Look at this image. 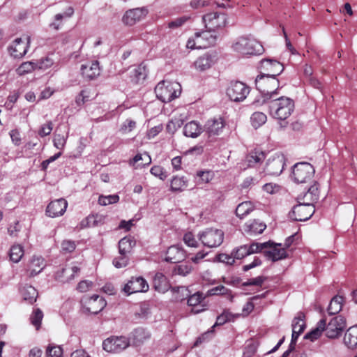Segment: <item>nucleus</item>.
Masks as SVG:
<instances>
[{"instance_id": "f8f14e48", "label": "nucleus", "mask_w": 357, "mask_h": 357, "mask_svg": "<svg viewBox=\"0 0 357 357\" xmlns=\"http://www.w3.org/2000/svg\"><path fill=\"white\" fill-rule=\"evenodd\" d=\"M346 326V322L344 317L337 316L331 319L328 324H326L324 331L328 338H335L340 335L342 331Z\"/></svg>"}, {"instance_id": "79ce46f5", "label": "nucleus", "mask_w": 357, "mask_h": 357, "mask_svg": "<svg viewBox=\"0 0 357 357\" xmlns=\"http://www.w3.org/2000/svg\"><path fill=\"white\" fill-rule=\"evenodd\" d=\"M24 255V250L20 245H14L10 249V259L15 263L20 261Z\"/></svg>"}, {"instance_id": "20e7f679", "label": "nucleus", "mask_w": 357, "mask_h": 357, "mask_svg": "<svg viewBox=\"0 0 357 357\" xmlns=\"http://www.w3.org/2000/svg\"><path fill=\"white\" fill-rule=\"evenodd\" d=\"M181 86L177 82L163 80L155 88L156 97L163 102H169L181 94Z\"/></svg>"}, {"instance_id": "052dcab7", "label": "nucleus", "mask_w": 357, "mask_h": 357, "mask_svg": "<svg viewBox=\"0 0 357 357\" xmlns=\"http://www.w3.org/2000/svg\"><path fill=\"white\" fill-rule=\"evenodd\" d=\"M183 241L188 247L197 248L198 243L192 232H187L183 236Z\"/></svg>"}, {"instance_id": "e433bc0d", "label": "nucleus", "mask_w": 357, "mask_h": 357, "mask_svg": "<svg viewBox=\"0 0 357 357\" xmlns=\"http://www.w3.org/2000/svg\"><path fill=\"white\" fill-rule=\"evenodd\" d=\"M73 14V9L72 8H69L68 11L66 13L56 14L54 17L53 22L50 24V27L55 30L59 29L62 25L63 20L70 17Z\"/></svg>"}, {"instance_id": "423d86ee", "label": "nucleus", "mask_w": 357, "mask_h": 357, "mask_svg": "<svg viewBox=\"0 0 357 357\" xmlns=\"http://www.w3.org/2000/svg\"><path fill=\"white\" fill-rule=\"evenodd\" d=\"M314 174L313 166L305 162H298L294 165L292 176L295 182L304 183L310 181Z\"/></svg>"}, {"instance_id": "6ab92c4d", "label": "nucleus", "mask_w": 357, "mask_h": 357, "mask_svg": "<svg viewBox=\"0 0 357 357\" xmlns=\"http://www.w3.org/2000/svg\"><path fill=\"white\" fill-rule=\"evenodd\" d=\"M206 297V295L204 296L203 293L199 291H197L189 296L188 299V304L189 306L192 307V313L198 314L206 310V305L204 303Z\"/></svg>"}, {"instance_id": "dca6fc26", "label": "nucleus", "mask_w": 357, "mask_h": 357, "mask_svg": "<svg viewBox=\"0 0 357 357\" xmlns=\"http://www.w3.org/2000/svg\"><path fill=\"white\" fill-rule=\"evenodd\" d=\"M225 123L221 117L209 119L204 127V131L208 137L219 135L222 133Z\"/></svg>"}, {"instance_id": "69168bd1", "label": "nucleus", "mask_w": 357, "mask_h": 357, "mask_svg": "<svg viewBox=\"0 0 357 357\" xmlns=\"http://www.w3.org/2000/svg\"><path fill=\"white\" fill-rule=\"evenodd\" d=\"M53 129L52 123L51 121L43 125L38 132L40 137H45L49 135Z\"/></svg>"}, {"instance_id": "a18cd8bd", "label": "nucleus", "mask_w": 357, "mask_h": 357, "mask_svg": "<svg viewBox=\"0 0 357 357\" xmlns=\"http://www.w3.org/2000/svg\"><path fill=\"white\" fill-rule=\"evenodd\" d=\"M151 162V157L147 153H138L133 158V164L138 163L136 168L143 167L146 165H149Z\"/></svg>"}, {"instance_id": "393cba45", "label": "nucleus", "mask_w": 357, "mask_h": 357, "mask_svg": "<svg viewBox=\"0 0 357 357\" xmlns=\"http://www.w3.org/2000/svg\"><path fill=\"white\" fill-rule=\"evenodd\" d=\"M203 132L204 128L195 121L188 122L183 127V134L188 137L196 138Z\"/></svg>"}, {"instance_id": "774afa93", "label": "nucleus", "mask_w": 357, "mask_h": 357, "mask_svg": "<svg viewBox=\"0 0 357 357\" xmlns=\"http://www.w3.org/2000/svg\"><path fill=\"white\" fill-rule=\"evenodd\" d=\"M187 21V18L185 17L177 18L172 22H169L168 27L169 29H176L181 26L185 22Z\"/></svg>"}, {"instance_id": "7ed1b4c3", "label": "nucleus", "mask_w": 357, "mask_h": 357, "mask_svg": "<svg viewBox=\"0 0 357 357\" xmlns=\"http://www.w3.org/2000/svg\"><path fill=\"white\" fill-rule=\"evenodd\" d=\"M234 52L242 55H260L264 52L263 45L252 37H240L232 45Z\"/></svg>"}, {"instance_id": "6e6d98bb", "label": "nucleus", "mask_w": 357, "mask_h": 357, "mask_svg": "<svg viewBox=\"0 0 357 357\" xmlns=\"http://www.w3.org/2000/svg\"><path fill=\"white\" fill-rule=\"evenodd\" d=\"M47 357H62L63 350L59 346L49 345L47 348Z\"/></svg>"}, {"instance_id": "0eeeda50", "label": "nucleus", "mask_w": 357, "mask_h": 357, "mask_svg": "<svg viewBox=\"0 0 357 357\" xmlns=\"http://www.w3.org/2000/svg\"><path fill=\"white\" fill-rule=\"evenodd\" d=\"M250 93V88L241 82H231L227 89V94L231 100L241 102Z\"/></svg>"}, {"instance_id": "f704fd0d", "label": "nucleus", "mask_w": 357, "mask_h": 357, "mask_svg": "<svg viewBox=\"0 0 357 357\" xmlns=\"http://www.w3.org/2000/svg\"><path fill=\"white\" fill-rule=\"evenodd\" d=\"M255 208L254 204L249 201L239 204L236 208V214L241 219L245 218Z\"/></svg>"}, {"instance_id": "bb28decb", "label": "nucleus", "mask_w": 357, "mask_h": 357, "mask_svg": "<svg viewBox=\"0 0 357 357\" xmlns=\"http://www.w3.org/2000/svg\"><path fill=\"white\" fill-rule=\"evenodd\" d=\"M264 159V153L259 149H255L247 155L245 162L247 164L248 167H253L261 162Z\"/></svg>"}, {"instance_id": "f3484780", "label": "nucleus", "mask_w": 357, "mask_h": 357, "mask_svg": "<svg viewBox=\"0 0 357 357\" xmlns=\"http://www.w3.org/2000/svg\"><path fill=\"white\" fill-rule=\"evenodd\" d=\"M68 206L67 201L60 198L51 202L47 206L46 214L49 217L55 218L62 215L66 211Z\"/></svg>"}, {"instance_id": "de8ad7c7", "label": "nucleus", "mask_w": 357, "mask_h": 357, "mask_svg": "<svg viewBox=\"0 0 357 357\" xmlns=\"http://www.w3.org/2000/svg\"><path fill=\"white\" fill-rule=\"evenodd\" d=\"M214 172L213 171H199L197 176L199 178L198 183H208L214 178Z\"/></svg>"}, {"instance_id": "f257e3e1", "label": "nucleus", "mask_w": 357, "mask_h": 357, "mask_svg": "<svg viewBox=\"0 0 357 357\" xmlns=\"http://www.w3.org/2000/svg\"><path fill=\"white\" fill-rule=\"evenodd\" d=\"M259 68L264 73L257 77V87L259 90L264 85H266L268 90L278 87L279 81L276 77L284 70L283 65L277 60L266 59L261 61Z\"/></svg>"}, {"instance_id": "4d7b16f0", "label": "nucleus", "mask_w": 357, "mask_h": 357, "mask_svg": "<svg viewBox=\"0 0 357 357\" xmlns=\"http://www.w3.org/2000/svg\"><path fill=\"white\" fill-rule=\"evenodd\" d=\"M192 266H191V264L185 263L177 266L175 268L174 271L175 273L180 275L185 276L188 274H189L192 271Z\"/></svg>"}, {"instance_id": "c9c22d12", "label": "nucleus", "mask_w": 357, "mask_h": 357, "mask_svg": "<svg viewBox=\"0 0 357 357\" xmlns=\"http://www.w3.org/2000/svg\"><path fill=\"white\" fill-rule=\"evenodd\" d=\"M135 241L130 237L121 238L119 242V251L120 255H128L130 252Z\"/></svg>"}, {"instance_id": "c85d7f7f", "label": "nucleus", "mask_w": 357, "mask_h": 357, "mask_svg": "<svg viewBox=\"0 0 357 357\" xmlns=\"http://www.w3.org/2000/svg\"><path fill=\"white\" fill-rule=\"evenodd\" d=\"M344 343L349 349L357 347V325L350 327L344 336Z\"/></svg>"}, {"instance_id": "8fccbe9b", "label": "nucleus", "mask_w": 357, "mask_h": 357, "mask_svg": "<svg viewBox=\"0 0 357 357\" xmlns=\"http://www.w3.org/2000/svg\"><path fill=\"white\" fill-rule=\"evenodd\" d=\"M229 294L230 298H232L230 291L223 285H218L215 287L207 291L206 296L215 295H227Z\"/></svg>"}, {"instance_id": "5fc2aeb1", "label": "nucleus", "mask_w": 357, "mask_h": 357, "mask_svg": "<svg viewBox=\"0 0 357 357\" xmlns=\"http://www.w3.org/2000/svg\"><path fill=\"white\" fill-rule=\"evenodd\" d=\"M305 197L310 202L317 201L319 199L318 187L316 185H311L305 192Z\"/></svg>"}, {"instance_id": "2eb2a0df", "label": "nucleus", "mask_w": 357, "mask_h": 357, "mask_svg": "<svg viewBox=\"0 0 357 357\" xmlns=\"http://www.w3.org/2000/svg\"><path fill=\"white\" fill-rule=\"evenodd\" d=\"M29 38L24 40L16 38L8 48L10 54L14 58H21L26 54L29 48Z\"/></svg>"}, {"instance_id": "b1692460", "label": "nucleus", "mask_w": 357, "mask_h": 357, "mask_svg": "<svg viewBox=\"0 0 357 357\" xmlns=\"http://www.w3.org/2000/svg\"><path fill=\"white\" fill-rule=\"evenodd\" d=\"M82 74L89 79L96 78L100 74V68L98 61H93L90 66L87 65L81 66Z\"/></svg>"}, {"instance_id": "ddd939ff", "label": "nucleus", "mask_w": 357, "mask_h": 357, "mask_svg": "<svg viewBox=\"0 0 357 357\" xmlns=\"http://www.w3.org/2000/svg\"><path fill=\"white\" fill-rule=\"evenodd\" d=\"M149 284L142 277H132L126 284L123 291L128 295L137 292H146L149 290Z\"/></svg>"}, {"instance_id": "c756f323", "label": "nucleus", "mask_w": 357, "mask_h": 357, "mask_svg": "<svg viewBox=\"0 0 357 357\" xmlns=\"http://www.w3.org/2000/svg\"><path fill=\"white\" fill-rule=\"evenodd\" d=\"M151 337V333L143 328H137L132 333L133 344L138 346Z\"/></svg>"}, {"instance_id": "39448f33", "label": "nucleus", "mask_w": 357, "mask_h": 357, "mask_svg": "<svg viewBox=\"0 0 357 357\" xmlns=\"http://www.w3.org/2000/svg\"><path fill=\"white\" fill-rule=\"evenodd\" d=\"M199 239L202 244L208 248H216L223 242L224 232L218 229H206L199 233Z\"/></svg>"}, {"instance_id": "49530a36", "label": "nucleus", "mask_w": 357, "mask_h": 357, "mask_svg": "<svg viewBox=\"0 0 357 357\" xmlns=\"http://www.w3.org/2000/svg\"><path fill=\"white\" fill-rule=\"evenodd\" d=\"M43 318V313L40 309L35 310L30 317L31 324L38 330L41 325V321Z\"/></svg>"}, {"instance_id": "338daca9", "label": "nucleus", "mask_w": 357, "mask_h": 357, "mask_svg": "<svg viewBox=\"0 0 357 357\" xmlns=\"http://www.w3.org/2000/svg\"><path fill=\"white\" fill-rule=\"evenodd\" d=\"M136 126L135 121L130 119H127L121 126V131L127 133L132 131Z\"/></svg>"}, {"instance_id": "f03ea898", "label": "nucleus", "mask_w": 357, "mask_h": 357, "mask_svg": "<svg viewBox=\"0 0 357 357\" xmlns=\"http://www.w3.org/2000/svg\"><path fill=\"white\" fill-rule=\"evenodd\" d=\"M263 91L266 92L271 99L267 104L269 114L272 117L284 121L290 116L294 109V102L292 99L285 96L275 98L276 90L264 89Z\"/></svg>"}, {"instance_id": "4c0bfd02", "label": "nucleus", "mask_w": 357, "mask_h": 357, "mask_svg": "<svg viewBox=\"0 0 357 357\" xmlns=\"http://www.w3.org/2000/svg\"><path fill=\"white\" fill-rule=\"evenodd\" d=\"M343 297L340 296H334L328 307V312L329 314H337L342 307Z\"/></svg>"}, {"instance_id": "1a4fd4ad", "label": "nucleus", "mask_w": 357, "mask_h": 357, "mask_svg": "<svg viewBox=\"0 0 357 357\" xmlns=\"http://www.w3.org/2000/svg\"><path fill=\"white\" fill-rule=\"evenodd\" d=\"M202 20L206 29L215 31L226 26L227 15L224 13L213 12L204 15Z\"/></svg>"}, {"instance_id": "72a5a7b5", "label": "nucleus", "mask_w": 357, "mask_h": 357, "mask_svg": "<svg viewBox=\"0 0 357 357\" xmlns=\"http://www.w3.org/2000/svg\"><path fill=\"white\" fill-rule=\"evenodd\" d=\"M188 182L185 176H174L171 181L170 189L172 192H181L188 187Z\"/></svg>"}, {"instance_id": "c03bdc74", "label": "nucleus", "mask_w": 357, "mask_h": 357, "mask_svg": "<svg viewBox=\"0 0 357 357\" xmlns=\"http://www.w3.org/2000/svg\"><path fill=\"white\" fill-rule=\"evenodd\" d=\"M236 316L234 315L228 310H224L223 312L217 317L216 321L213 327L216 326H222L227 321H233Z\"/></svg>"}, {"instance_id": "a878e982", "label": "nucleus", "mask_w": 357, "mask_h": 357, "mask_svg": "<svg viewBox=\"0 0 357 357\" xmlns=\"http://www.w3.org/2000/svg\"><path fill=\"white\" fill-rule=\"evenodd\" d=\"M105 300L97 294L93 295L89 301V310L93 314H98L106 306Z\"/></svg>"}, {"instance_id": "a19ab883", "label": "nucleus", "mask_w": 357, "mask_h": 357, "mask_svg": "<svg viewBox=\"0 0 357 357\" xmlns=\"http://www.w3.org/2000/svg\"><path fill=\"white\" fill-rule=\"evenodd\" d=\"M266 115L260 112H254L250 117L251 124L255 129L261 127L266 122Z\"/></svg>"}, {"instance_id": "412c9836", "label": "nucleus", "mask_w": 357, "mask_h": 357, "mask_svg": "<svg viewBox=\"0 0 357 357\" xmlns=\"http://www.w3.org/2000/svg\"><path fill=\"white\" fill-rule=\"evenodd\" d=\"M185 257L184 250L178 245L170 246L166 252L165 261L170 263H178Z\"/></svg>"}, {"instance_id": "a211bd4d", "label": "nucleus", "mask_w": 357, "mask_h": 357, "mask_svg": "<svg viewBox=\"0 0 357 357\" xmlns=\"http://www.w3.org/2000/svg\"><path fill=\"white\" fill-rule=\"evenodd\" d=\"M281 243L275 244L271 241V245L264 251V255L272 261L285 259L287 256L284 248H281Z\"/></svg>"}, {"instance_id": "4468645a", "label": "nucleus", "mask_w": 357, "mask_h": 357, "mask_svg": "<svg viewBox=\"0 0 357 357\" xmlns=\"http://www.w3.org/2000/svg\"><path fill=\"white\" fill-rule=\"evenodd\" d=\"M149 13L147 7L132 8L127 10L123 17V22L126 25L132 26L144 19Z\"/></svg>"}, {"instance_id": "9d476101", "label": "nucleus", "mask_w": 357, "mask_h": 357, "mask_svg": "<svg viewBox=\"0 0 357 357\" xmlns=\"http://www.w3.org/2000/svg\"><path fill=\"white\" fill-rule=\"evenodd\" d=\"M129 345L130 340L125 336H112L102 342V348L107 352L118 353L126 349Z\"/></svg>"}, {"instance_id": "4be33fe9", "label": "nucleus", "mask_w": 357, "mask_h": 357, "mask_svg": "<svg viewBox=\"0 0 357 357\" xmlns=\"http://www.w3.org/2000/svg\"><path fill=\"white\" fill-rule=\"evenodd\" d=\"M266 228L264 222L256 219L248 221L243 226L244 231L250 236L260 234Z\"/></svg>"}, {"instance_id": "3c124183", "label": "nucleus", "mask_w": 357, "mask_h": 357, "mask_svg": "<svg viewBox=\"0 0 357 357\" xmlns=\"http://www.w3.org/2000/svg\"><path fill=\"white\" fill-rule=\"evenodd\" d=\"M35 67L36 64L31 61L24 62L18 67L17 73L19 75H23L31 73Z\"/></svg>"}, {"instance_id": "aec40b11", "label": "nucleus", "mask_w": 357, "mask_h": 357, "mask_svg": "<svg viewBox=\"0 0 357 357\" xmlns=\"http://www.w3.org/2000/svg\"><path fill=\"white\" fill-rule=\"evenodd\" d=\"M79 271V268L76 266H66L55 273L56 280L61 282H67L74 279L75 274Z\"/></svg>"}, {"instance_id": "0e129e2a", "label": "nucleus", "mask_w": 357, "mask_h": 357, "mask_svg": "<svg viewBox=\"0 0 357 357\" xmlns=\"http://www.w3.org/2000/svg\"><path fill=\"white\" fill-rule=\"evenodd\" d=\"M266 278L264 276H258L255 278L248 280L243 283V286H261L265 281Z\"/></svg>"}, {"instance_id": "864d4df0", "label": "nucleus", "mask_w": 357, "mask_h": 357, "mask_svg": "<svg viewBox=\"0 0 357 357\" xmlns=\"http://www.w3.org/2000/svg\"><path fill=\"white\" fill-rule=\"evenodd\" d=\"M202 39H200L198 36L197 33L195 34V38H189L186 47L189 49L194 50V49H204L203 47H204V45L202 44V42L201 41Z\"/></svg>"}, {"instance_id": "09e8293b", "label": "nucleus", "mask_w": 357, "mask_h": 357, "mask_svg": "<svg viewBox=\"0 0 357 357\" xmlns=\"http://www.w3.org/2000/svg\"><path fill=\"white\" fill-rule=\"evenodd\" d=\"M119 201V197L117 195H100L98 198V203L102 206H107L117 203Z\"/></svg>"}, {"instance_id": "58836bf2", "label": "nucleus", "mask_w": 357, "mask_h": 357, "mask_svg": "<svg viewBox=\"0 0 357 357\" xmlns=\"http://www.w3.org/2000/svg\"><path fill=\"white\" fill-rule=\"evenodd\" d=\"M212 65V58L209 54H204L199 57L195 62L196 69L201 71L208 69Z\"/></svg>"}, {"instance_id": "2f4dec72", "label": "nucleus", "mask_w": 357, "mask_h": 357, "mask_svg": "<svg viewBox=\"0 0 357 357\" xmlns=\"http://www.w3.org/2000/svg\"><path fill=\"white\" fill-rule=\"evenodd\" d=\"M45 266V261L41 257H33L29 266L30 276L36 275L37 274L41 272V271L44 268Z\"/></svg>"}, {"instance_id": "5701e85b", "label": "nucleus", "mask_w": 357, "mask_h": 357, "mask_svg": "<svg viewBox=\"0 0 357 357\" xmlns=\"http://www.w3.org/2000/svg\"><path fill=\"white\" fill-rule=\"evenodd\" d=\"M153 285L160 293H165L169 289L170 284L166 276L162 273H156L153 277Z\"/></svg>"}, {"instance_id": "473e14b6", "label": "nucleus", "mask_w": 357, "mask_h": 357, "mask_svg": "<svg viewBox=\"0 0 357 357\" xmlns=\"http://www.w3.org/2000/svg\"><path fill=\"white\" fill-rule=\"evenodd\" d=\"M326 328V320L324 319H321L318 323L315 328L312 329L309 333H306L304 338L310 340L312 342L317 340L324 331Z\"/></svg>"}, {"instance_id": "e2e57ef3", "label": "nucleus", "mask_w": 357, "mask_h": 357, "mask_svg": "<svg viewBox=\"0 0 357 357\" xmlns=\"http://www.w3.org/2000/svg\"><path fill=\"white\" fill-rule=\"evenodd\" d=\"M121 256L113 260V264L115 267L120 268L126 267L128 263V257L127 255H120Z\"/></svg>"}, {"instance_id": "ea45409f", "label": "nucleus", "mask_w": 357, "mask_h": 357, "mask_svg": "<svg viewBox=\"0 0 357 357\" xmlns=\"http://www.w3.org/2000/svg\"><path fill=\"white\" fill-rule=\"evenodd\" d=\"M305 314L303 312H298L297 316L292 321V331L302 333L305 328Z\"/></svg>"}, {"instance_id": "cd10ccee", "label": "nucleus", "mask_w": 357, "mask_h": 357, "mask_svg": "<svg viewBox=\"0 0 357 357\" xmlns=\"http://www.w3.org/2000/svg\"><path fill=\"white\" fill-rule=\"evenodd\" d=\"M197 36L202 39V44L204 45V49L207 48L211 45H214L217 40V34L215 31L207 29L202 32H196Z\"/></svg>"}, {"instance_id": "603ef678", "label": "nucleus", "mask_w": 357, "mask_h": 357, "mask_svg": "<svg viewBox=\"0 0 357 357\" xmlns=\"http://www.w3.org/2000/svg\"><path fill=\"white\" fill-rule=\"evenodd\" d=\"M68 134L65 136L61 134H56L53 139L54 146L59 150H63L66 144Z\"/></svg>"}, {"instance_id": "9b49d317", "label": "nucleus", "mask_w": 357, "mask_h": 357, "mask_svg": "<svg viewBox=\"0 0 357 357\" xmlns=\"http://www.w3.org/2000/svg\"><path fill=\"white\" fill-rule=\"evenodd\" d=\"M285 161L286 158L284 154L275 153L268 159L266 163V173L269 175L279 176L284 168Z\"/></svg>"}, {"instance_id": "bf43d9fd", "label": "nucleus", "mask_w": 357, "mask_h": 357, "mask_svg": "<svg viewBox=\"0 0 357 357\" xmlns=\"http://www.w3.org/2000/svg\"><path fill=\"white\" fill-rule=\"evenodd\" d=\"M232 255L234 259H241L249 255L248 253L247 245H241L232 251Z\"/></svg>"}, {"instance_id": "37998d69", "label": "nucleus", "mask_w": 357, "mask_h": 357, "mask_svg": "<svg viewBox=\"0 0 357 357\" xmlns=\"http://www.w3.org/2000/svg\"><path fill=\"white\" fill-rule=\"evenodd\" d=\"M271 245V241L264 243H252L250 245H247L248 255L257 253L266 249Z\"/></svg>"}, {"instance_id": "7c9ffc66", "label": "nucleus", "mask_w": 357, "mask_h": 357, "mask_svg": "<svg viewBox=\"0 0 357 357\" xmlns=\"http://www.w3.org/2000/svg\"><path fill=\"white\" fill-rule=\"evenodd\" d=\"M20 294L23 299L28 303L33 304L36 301L38 292L31 285L25 284L20 289Z\"/></svg>"}, {"instance_id": "680f3d73", "label": "nucleus", "mask_w": 357, "mask_h": 357, "mask_svg": "<svg viewBox=\"0 0 357 357\" xmlns=\"http://www.w3.org/2000/svg\"><path fill=\"white\" fill-rule=\"evenodd\" d=\"M150 172L155 177H158L161 180H165L167 178V174L164 169L160 166H153L151 167Z\"/></svg>"}, {"instance_id": "13d9d810", "label": "nucleus", "mask_w": 357, "mask_h": 357, "mask_svg": "<svg viewBox=\"0 0 357 357\" xmlns=\"http://www.w3.org/2000/svg\"><path fill=\"white\" fill-rule=\"evenodd\" d=\"M183 122L181 119H175L169 121L167 124L166 129L169 133H174L179 128Z\"/></svg>"}, {"instance_id": "6e6552de", "label": "nucleus", "mask_w": 357, "mask_h": 357, "mask_svg": "<svg viewBox=\"0 0 357 357\" xmlns=\"http://www.w3.org/2000/svg\"><path fill=\"white\" fill-rule=\"evenodd\" d=\"M314 213V207L312 204L303 203L294 206L289 213L290 219L294 221H306Z\"/></svg>"}]
</instances>
